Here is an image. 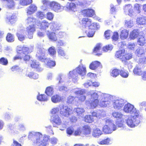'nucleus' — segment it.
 <instances>
[{
  "instance_id": "1",
  "label": "nucleus",
  "mask_w": 146,
  "mask_h": 146,
  "mask_svg": "<svg viewBox=\"0 0 146 146\" xmlns=\"http://www.w3.org/2000/svg\"><path fill=\"white\" fill-rule=\"evenodd\" d=\"M86 68L82 64L80 65L75 69L69 72L68 76L69 79H72L74 82L75 83L78 81V76L79 74L82 77L86 74Z\"/></svg>"
},
{
  "instance_id": "2",
  "label": "nucleus",
  "mask_w": 146,
  "mask_h": 146,
  "mask_svg": "<svg viewBox=\"0 0 146 146\" xmlns=\"http://www.w3.org/2000/svg\"><path fill=\"white\" fill-rule=\"evenodd\" d=\"M59 111L62 116L68 117L72 113V110L71 108H69L67 106L61 104L58 107L53 108L51 111V113L54 115H56V113Z\"/></svg>"
},
{
  "instance_id": "3",
  "label": "nucleus",
  "mask_w": 146,
  "mask_h": 146,
  "mask_svg": "<svg viewBox=\"0 0 146 146\" xmlns=\"http://www.w3.org/2000/svg\"><path fill=\"white\" fill-rule=\"evenodd\" d=\"M140 114L133 115L129 116L127 118L125 119L126 123L129 127L134 128L138 126L140 123Z\"/></svg>"
},
{
  "instance_id": "4",
  "label": "nucleus",
  "mask_w": 146,
  "mask_h": 146,
  "mask_svg": "<svg viewBox=\"0 0 146 146\" xmlns=\"http://www.w3.org/2000/svg\"><path fill=\"white\" fill-rule=\"evenodd\" d=\"M80 27L82 29H84L88 27L89 29H94L96 27L99 28L100 26L96 23H92L91 20L87 18L82 19L79 21Z\"/></svg>"
},
{
  "instance_id": "5",
  "label": "nucleus",
  "mask_w": 146,
  "mask_h": 146,
  "mask_svg": "<svg viewBox=\"0 0 146 146\" xmlns=\"http://www.w3.org/2000/svg\"><path fill=\"white\" fill-rule=\"evenodd\" d=\"M99 99V106L101 107L109 106L111 104V101L113 98L112 96L108 94L102 93Z\"/></svg>"
},
{
  "instance_id": "6",
  "label": "nucleus",
  "mask_w": 146,
  "mask_h": 146,
  "mask_svg": "<svg viewBox=\"0 0 146 146\" xmlns=\"http://www.w3.org/2000/svg\"><path fill=\"white\" fill-rule=\"evenodd\" d=\"M116 126L111 120L108 119L106 120V125L103 128V132L106 134L111 133L113 131L116 129Z\"/></svg>"
},
{
  "instance_id": "7",
  "label": "nucleus",
  "mask_w": 146,
  "mask_h": 146,
  "mask_svg": "<svg viewBox=\"0 0 146 146\" xmlns=\"http://www.w3.org/2000/svg\"><path fill=\"white\" fill-rule=\"evenodd\" d=\"M35 139L34 143L35 145L36 146H40L42 145H45L48 144L49 140V137L47 136H43L40 133V135L36 136Z\"/></svg>"
},
{
  "instance_id": "8",
  "label": "nucleus",
  "mask_w": 146,
  "mask_h": 146,
  "mask_svg": "<svg viewBox=\"0 0 146 146\" xmlns=\"http://www.w3.org/2000/svg\"><path fill=\"white\" fill-rule=\"evenodd\" d=\"M124 106L123 111L127 113L134 114V115L140 114L139 111L137 110L133 105L130 103L125 104Z\"/></svg>"
},
{
  "instance_id": "9",
  "label": "nucleus",
  "mask_w": 146,
  "mask_h": 146,
  "mask_svg": "<svg viewBox=\"0 0 146 146\" xmlns=\"http://www.w3.org/2000/svg\"><path fill=\"white\" fill-rule=\"evenodd\" d=\"M113 106L116 110H120L122 109L126 102L121 98H118L114 100L113 101Z\"/></svg>"
},
{
  "instance_id": "10",
  "label": "nucleus",
  "mask_w": 146,
  "mask_h": 146,
  "mask_svg": "<svg viewBox=\"0 0 146 146\" xmlns=\"http://www.w3.org/2000/svg\"><path fill=\"white\" fill-rule=\"evenodd\" d=\"M36 24L41 30L46 31L49 27L50 23H49L47 21L44 20L41 21H37Z\"/></svg>"
},
{
  "instance_id": "11",
  "label": "nucleus",
  "mask_w": 146,
  "mask_h": 146,
  "mask_svg": "<svg viewBox=\"0 0 146 146\" xmlns=\"http://www.w3.org/2000/svg\"><path fill=\"white\" fill-rule=\"evenodd\" d=\"M65 7L61 6L58 2L53 1L52 4H51L50 9L56 12H60L62 11Z\"/></svg>"
},
{
  "instance_id": "12",
  "label": "nucleus",
  "mask_w": 146,
  "mask_h": 146,
  "mask_svg": "<svg viewBox=\"0 0 146 146\" xmlns=\"http://www.w3.org/2000/svg\"><path fill=\"white\" fill-rule=\"evenodd\" d=\"M132 4H129L125 5L123 7L124 12L125 14L132 16L135 15V13L133 10Z\"/></svg>"
},
{
  "instance_id": "13",
  "label": "nucleus",
  "mask_w": 146,
  "mask_h": 146,
  "mask_svg": "<svg viewBox=\"0 0 146 146\" xmlns=\"http://www.w3.org/2000/svg\"><path fill=\"white\" fill-rule=\"evenodd\" d=\"M86 104L89 108L93 109L99 105V100L98 99L90 100L86 101Z\"/></svg>"
},
{
  "instance_id": "14",
  "label": "nucleus",
  "mask_w": 146,
  "mask_h": 146,
  "mask_svg": "<svg viewBox=\"0 0 146 146\" xmlns=\"http://www.w3.org/2000/svg\"><path fill=\"white\" fill-rule=\"evenodd\" d=\"M45 52V50L43 48H39L38 47L37 48L36 56L42 61L46 58L44 56Z\"/></svg>"
},
{
  "instance_id": "15",
  "label": "nucleus",
  "mask_w": 146,
  "mask_h": 146,
  "mask_svg": "<svg viewBox=\"0 0 146 146\" xmlns=\"http://www.w3.org/2000/svg\"><path fill=\"white\" fill-rule=\"evenodd\" d=\"M37 6L35 4H31L27 8L26 11L27 15H31L37 11Z\"/></svg>"
},
{
  "instance_id": "16",
  "label": "nucleus",
  "mask_w": 146,
  "mask_h": 146,
  "mask_svg": "<svg viewBox=\"0 0 146 146\" xmlns=\"http://www.w3.org/2000/svg\"><path fill=\"white\" fill-rule=\"evenodd\" d=\"M35 31V29L34 25H29L27 28V31L28 33V36L29 39L33 38V33Z\"/></svg>"
},
{
  "instance_id": "17",
  "label": "nucleus",
  "mask_w": 146,
  "mask_h": 146,
  "mask_svg": "<svg viewBox=\"0 0 146 146\" xmlns=\"http://www.w3.org/2000/svg\"><path fill=\"white\" fill-rule=\"evenodd\" d=\"M51 119L53 122V125L54 127H56L57 125H60L61 123V119L58 115H55L52 116Z\"/></svg>"
},
{
  "instance_id": "18",
  "label": "nucleus",
  "mask_w": 146,
  "mask_h": 146,
  "mask_svg": "<svg viewBox=\"0 0 146 146\" xmlns=\"http://www.w3.org/2000/svg\"><path fill=\"white\" fill-rule=\"evenodd\" d=\"M46 34L49 39L52 41H56L57 39V37L56 33L54 32H50L47 31L46 32Z\"/></svg>"
},
{
  "instance_id": "19",
  "label": "nucleus",
  "mask_w": 146,
  "mask_h": 146,
  "mask_svg": "<svg viewBox=\"0 0 146 146\" xmlns=\"http://www.w3.org/2000/svg\"><path fill=\"white\" fill-rule=\"evenodd\" d=\"M66 10L67 11L75 12L76 11V4L72 3H68L66 6Z\"/></svg>"
},
{
  "instance_id": "20",
  "label": "nucleus",
  "mask_w": 146,
  "mask_h": 146,
  "mask_svg": "<svg viewBox=\"0 0 146 146\" xmlns=\"http://www.w3.org/2000/svg\"><path fill=\"white\" fill-rule=\"evenodd\" d=\"M82 12L84 15L89 17H93L95 14L94 10L91 9H84L83 10Z\"/></svg>"
},
{
  "instance_id": "21",
  "label": "nucleus",
  "mask_w": 146,
  "mask_h": 146,
  "mask_svg": "<svg viewBox=\"0 0 146 146\" xmlns=\"http://www.w3.org/2000/svg\"><path fill=\"white\" fill-rule=\"evenodd\" d=\"M71 91L75 95L78 96L84 95L85 93V90L81 88H74L72 89Z\"/></svg>"
},
{
  "instance_id": "22",
  "label": "nucleus",
  "mask_w": 146,
  "mask_h": 146,
  "mask_svg": "<svg viewBox=\"0 0 146 146\" xmlns=\"http://www.w3.org/2000/svg\"><path fill=\"white\" fill-rule=\"evenodd\" d=\"M41 1L43 4V6L41 8L44 11L46 10L48 6L50 8L51 4L53 2V1H50L49 0H41Z\"/></svg>"
},
{
  "instance_id": "23",
  "label": "nucleus",
  "mask_w": 146,
  "mask_h": 146,
  "mask_svg": "<svg viewBox=\"0 0 146 146\" xmlns=\"http://www.w3.org/2000/svg\"><path fill=\"white\" fill-rule=\"evenodd\" d=\"M136 22L138 25H146V17H138L136 19Z\"/></svg>"
},
{
  "instance_id": "24",
  "label": "nucleus",
  "mask_w": 146,
  "mask_h": 146,
  "mask_svg": "<svg viewBox=\"0 0 146 146\" xmlns=\"http://www.w3.org/2000/svg\"><path fill=\"white\" fill-rule=\"evenodd\" d=\"M125 51L124 49L117 51L115 55V57L120 59H123L125 55Z\"/></svg>"
},
{
  "instance_id": "25",
  "label": "nucleus",
  "mask_w": 146,
  "mask_h": 146,
  "mask_svg": "<svg viewBox=\"0 0 146 146\" xmlns=\"http://www.w3.org/2000/svg\"><path fill=\"white\" fill-rule=\"evenodd\" d=\"M31 65L32 68L36 69L38 71H41L43 69L40 67L39 62L36 60L32 61Z\"/></svg>"
},
{
  "instance_id": "26",
  "label": "nucleus",
  "mask_w": 146,
  "mask_h": 146,
  "mask_svg": "<svg viewBox=\"0 0 146 146\" xmlns=\"http://www.w3.org/2000/svg\"><path fill=\"white\" fill-rule=\"evenodd\" d=\"M17 129L16 132L15 133H18L19 132H23L26 130V127L23 123H20L17 125L16 127Z\"/></svg>"
},
{
  "instance_id": "27",
  "label": "nucleus",
  "mask_w": 146,
  "mask_h": 146,
  "mask_svg": "<svg viewBox=\"0 0 146 146\" xmlns=\"http://www.w3.org/2000/svg\"><path fill=\"white\" fill-rule=\"evenodd\" d=\"M27 54H23V55H21L16 56L15 57H14V60L18 59H23L25 61H28L29 60L30 57L29 56L27 55Z\"/></svg>"
},
{
  "instance_id": "28",
  "label": "nucleus",
  "mask_w": 146,
  "mask_h": 146,
  "mask_svg": "<svg viewBox=\"0 0 146 146\" xmlns=\"http://www.w3.org/2000/svg\"><path fill=\"white\" fill-rule=\"evenodd\" d=\"M25 31L23 30H21L18 31L17 33V36L18 39L21 41L23 40L25 38Z\"/></svg>"
},
{
  "instance_id": "29",
  "label": "nucleus",
  "mask_w": 146,
  "mask_h": 146,
  "mask_svg": "<svg viewBox=\"0 0 146 146\" xmlns=\"http://www.w3.org/2000/svg\"><path fill=\"white\" fill-rule=\"evenodd\" d=\"M74 111L76 112L77 115L82 117L84 116L83 113L85 112L84 109L82 108H77L74 109Z\"/></svg>"
},
{
  "instance_id": "30",
  "label": "nucleus",
  "mask_w": 146,
  "mask_h": 146,
  "mask_svg": "<svg viewBox=\"0 0 146 146\" xmlns=\"http://www.w3.org/2000/svg\"><path fill=\"white\" fill-rule=\"evenodd\" d=\"M50 28L51 30L55 32L58 30L60 29L57 23L54 22H53L50 23Z\"/></svg>"
},
{
  "instance_id": "31",
  "label": "nucleus",
  "mask_w": 146,
  "mask_h": 146,
  "mask_svg": "<svg viewBox=\"0 0 146 146\" xmlns=\"http://www.w3.org/2000/svg\"><path fill=\"white\" fill-rule=\"evenodd\" d=\"M113 116L117 120H123V115L120 112L114 111L112 113Z\"/></svg>"
},
{
  "instance_id": "32",
  "label": "nucleus",
  "mask_w": 146,
  "mask_h": 146,
  "mask_svg": "<svg viewBox=\"0 0 146 146\" xmlns=\"http://www.w3.org/2000/svg\"><path fill=\"white\" fill-rule=\"evenodd\" d=\"M102 134V132L99 128H96L93 129L92 134L95 137H98Z\"/></svg>"
},
{
  "instance_id": "33",
  "label": "nucleus",
  "mask_w": 146,
  "mask_h": 146,
  "mask_svg": "<svg viewBox=\"0 0 146 146\" xmlns=\"http://www.w3.org/2000/svg\"><path fill=\"white\" fill-rule=\"evenodd\" d=\"M75 98L72 96H69L67 99V102L69 104H73L76 105H77L79 104L78 101L74 100Z\"/></svg>"
},
{
  "instance_id": "34",
  "label": "nucleus",
  "mask_w": 146,
  "mask_h": 146,
  "mask_svg": "<svg viewBox=\"0 0 146 146\" xmlns=\"http://www.w3.org/2000/svg\"><path fill=\"white\" fill-rule=\"evenodd\" d=\"M42 61H44L49 67L51 68L55 65V63L54 61L50 60L49 59L46 58Z\"/></svg>"
},
{
  "instance_id": "35",
  "label": "nucleus",
  "mask_w": 146,
  "mask_h": 146,
  "mask_svg": "<svg viewBox=\"0 0 146 146\" xmlns=\"http://www.w3.org/2000/svg\"><path fill=\"white\" fill-rule=\"evenodd\" d=\"M17 20V17L15 15H12L11 16L7 17L6 19V21L11 24L15 23Z\"/></svg>"
},
{
  "instance_id": "36",
  "label": "nucleus",
  "mask_w": 146,
  "mask_h": 146,
  "mask_svg": "<svg viewBox=\"0 0 146 146\" xmlns=\"http://www.w3.org/2000/svg\"><path fill=\"white\" fill-rule=\"evenodd\" d=\"M26 22L28 24H31L34 25L37 22L36 19L34 18L33 16L29 17L26 20Z\"/></svg>"
},
{
  "instance_id": "37",
  "label": "nucleus",
  "mask_w": 146,
  "mask_h": 146,
  "mask_svg": "<svg viewBox=\"0 0 146 146\" xmlns=\"http://www.w3.org/2000/svg\"><path fill=\"white\" fill-rule=\"evenodd\" d=\"M139 34V32L138 29L134 30L130 34V38L134 39L138 37Z\"/></svg>"
},
{
  "instance_id": "38",
  "label": "nucleus",
  "mask_w": 146,
  "mask_h": 146,
  "mask_svg": "<svg viewBox=\"0 0 146 146\" xmlns=\"http://www.w3.org/2000/svg\"><path fill=\"white\" fill-rule=\"evenodd\" d=\"M128 34L129 31L125 29L122 30L121 31L120 38L122 39H125L128 37Z\"/></svg>"
},
{
  "instance_id": "39",
  "label": "nucleus",
  "mask_w": 146,
  "mask_h": 146,
  "mask_svg": "<svg viewBox=\"0 0 146 146\" xmlns=\"http://www.w3.org/2000/svg\"><path fill=\"white\" fill-rule=\"evenodd\" d=\"M100 63L98 61H95L91 63L89 66L90 69L94 70L100 66Z\"/></svg>"
},
{
  "instance_id": "40",
  "label": "nucleus",
  "mask_w": 146,
  "mask_h": 146,
  "mask_svg": "<svg viewBox=\"0 0 146 146\" xmlns=\"http://www.w3.org/2000/svg\"><path fill=\"white\" fill-rule=\"evenodd\" d=\"M91 129L90 126L88 125H85L82 128L84 134L86 135H88L90 134Z\"/></svg>"
},
{
  "instance_id": "41",
  "label": "nucleus",
  "mask_w": 146,
  "mask_h": 146,
  "mask_svg": "<svg viewBox=\"0 0 146 146\" xmlns=\"http://www.w3.org/2000/svg\"><path fill=\"white\" fill-rule=\"evenodd\" d=\"M61 99V97L60 96L56 94L52 96L51 98L52 101L54 103H57L60 102Z\"/></svg>"
},
{
  "instance_id": "42",
  "label": "nucleus",
  "mask_w": 146,
  "mask_h": 146,
  "mask_svg": "<svg viewBox=\"0 0 146 146\" xmlns=\"http://www.w3.org/2000/svg\"><path fill=\"white\" fill-rule=\"evenodd\" d=\"M33 49V46L31 47V48H30L26 47H23L22 49V52H19L20 53V54L19 55H21L25 54H28L29 52H30L32 51V50Z\"/></svg>"
},
{
  "instance_id": "43",
  "label": "nucleus",
  "mask_w": 146,
  "mask_h": 146,
  "mask_svg": "<svg viewBox=\"0 0 146 146\" xmlns=\"http://www.w3.org/2000/svg\"><path fill=\"white\" fill-rule=\"evenodd\" d=\"M33 3V0H20L19 4L23 6H27Z\"/></svg>"
},
{
  "instance_id": "44",
  "label": "nucleus",
  "mask_w": 146,
  "mask_h": 146,
  "mask_svg": "<svg viewBox=\"0 0 146 146\" xmlns=\"http://www.w3.org/2000/svg\"><path fill=\"white\" fill-rule=\"evenodd\" d=\"M141 68L139 65H137L133 70L134 74L139 75H141L142 74Z\"/></svg>"
},
{
  "instance_id": "45",
  "label": "nucleus",
  "mask_w": 146,
  "mask_h": 146,
  "mask_svg": "<svg viewBox=\"0 0 146 146\" xmlns=\"http://www.w3.org/2000/svg\"><path fill=\"white\" fill-rule=\"evenodd\" d=\"M40 135V133L39 132L32 131L29 133L28 135V138L29 139H35L36 136Z\"/></svg>"
},
{
  "instance_id": "46",
  "label": "nucleus",
  "mask_w": 146,
  "mask_h": 146,
  "mask_svg": "<svg viewBox=\"0 0 146 146\" xmlns=\"http://www.w3.org/2000/svg\"><path fill=\"white\" fill-rule=\"evenodd\" d=\"M137 42L138 45L143 46L146 43L145 39L144 36H143L140 37L138 39Z\"/></svg>"
},
{
  "instance_id": "47",
  "label": "nucleus",
  "mask_w": 146,
  "mask_h": 146,
  "mask_svg": "<svg viewBox=\"0 0 146 146\" xmlns=\"http://www.w3.org/2000/svg\"><path fill=\"white\" fill-rule=\"evenodd\" d=\"M144 54V49L142 48H138L135 51V54L137 56H141Z\"/></svg>"
},
{
  "instance_id": "48",
  "label": "nucleus",
  "mask_w": 146,
  "mask_h": 146,
  "mask_svg": "<svg viewBox=\"0 0 146 146\" xmlns=\"http://www.w3.org/2000/svg\"><path fill=\"white\" fill-rule=\"evenodd\" d=\"M53 89L52 87L49 86L47 87L45 93L48 96H51L53 93Z\"/></svg>"
},
{
  "instance_id": "49",
  "label": "nucleus",
  "mask_w": 146,
  "mask_h": 146,
  "mask_svg": "<svg viewBox=\"0 0 146 146\" xmlns=\"http://www.w3.org/2000/svg\"><path fill=\"white\" fill-rule=\"evenodd\" d=\"M125 25L126 27L131 28L134 25L133 22L132 20L128 19L125 21Z\"/></svg>"
},
{
  "instance_id": "50",
  "label": "nucleus",
  "mask_w": 146,
  "mask_h": 146,
  "mask_svg": "<svg viewBox=\"0 0 146 146\" xmlns=\"http://www.w3.org/2000/svg\"><path fill=\"white\" fill-rule=\"evenodd\" d=\"M65 78L64 75H59L57 78V80L58 81V84H63L65 81Z\"/></svg>"
},
{
  "instance_id": "51",
  "label": "nucleus",
  "mask_w": 146,
  "mask_h": 146,
  "mask_svg": "<svg viewBox=\"0 0 146 146\" xmlns=\"http://www.w3.org/2000/svg\"><path fill=\"white\" fill-rule=\"evenodd\" d=\"M49 54L52 56H54L56 53V50L54 46L50 47L48 50Z\"/></svg>"
},
{
  "instance_id": "52",
  "label": "nucleus",
  "mask_w": 146,
  "mask_h": 146,
  "mask_svg": "<svg viewBox=\"0 0 146 146\" xmlns=\"http://www.w3.org/2000/svg\"><path fill=\"white\" fill-rule=\"evenodd\" d=\"M84 120L86 122L92 123L94 121V118L92 116L86 115L84 118Z\"/></svg>"
},
{
  "instance_id": "53",
  "label": "nucleus",
  "mask_w": 146,
  "mask_h": 146,
  "mask_svg": "<svg viewBox=\"0 0 146 146\" xmlns=\"http://www.w3.org/2000/svg\"><path fill=\"white\" fill-rule=\"evenodd\" d=\"M37 99L40 101H46L48 100L47 96L44 94H42L38 96Z\"/></svg>"
},
{
  "instance_id": "54",
  "label": "nucleus",
  "mask_w": 146,
  "mask_h": 146,
  "mask_svg": "<svg viewBox=\"0 0 146 146\" xmlns=\"http://www.w3.org/2000/svg\"><path fill=\"white\" fill-rule=\"evenodd\" d=\"M119 70L117 69H114L112 70L111 73V76L115 77L117 76L119 74Z\"/></svg>"
},
{
  "instance_id": "55",
  "label": "nucleus",
  "mask_w": 146,
  "mask_h": 146,
  "mask_svg": "<svg viewBox=\"0 0 146 146\" xmlns=\"http://www.w3.org/2000/svg\"><path fill=\"white\" fill-rule=\"evenodd\" d=\"M36 16L38 18L42 19L45 17V14L44 13L40 11H38L36 13Z\"/></svg>"
},
{
  "instance_id": "56",
  "label": "nucleus",
  "mask_w": 146,
  "mask_h": 146,
  "mask_svg": "<svg viewBox=\"0 0 146 146\" xmlns=\"http://www.w3.org/2000/svg\"><path fill=\"white\" fill-rule=\"evenodd\" d=\"M57 52L59 56H64L66 55L64 51L61 47H60L57 49Z\"/></svg>"
},
{
  "instance_id": "57",
  "label": "nucleus",
  "mask_w": 146,
  "mask_h": 146,
  "mask_svg": "<svg viewBox=\"0 0 146 146\" xmlns=\"http://www.w3.org/2000/svg\"><path fill=\"white\" fill-rule=\"evenodd\" d=\"M116 123L118 127L123 128L125 127L124 122L123 121V119L117 121Z\"/></svg>"
},
{
  "instance_id": "58",
  "label": "nucleus",
  "mask_w": 146,
  "mask_h": 146,
  "mask_svg": "<svg viewBox=\"0 0 146 146\" xmlns=\"http://www.w3.org/2000/svg\"><path fill=\"white\" fill-rule=\"evenodd\" d=\"M111 142V140L110 138H108L105 139L103 140L100 141L98 143L101 145H108Z\"/></svg>"
},
{
  "instance_id": "59",
  "label": "nucleus",
  "mask_w": 146,
  "mask_h": 146,
  "mask_svg": "<svg viewBox=\"0 0 146 146\" xmlns=\"http://www.w3.org/2000/svg\"><path fill=\"white\" fill-rule=\"evenodd\" d=\"M7 41L9 42H11L14 41L13 36L10 33H9L7 34L6 37Z\"/></svg>"
},
{
  "instance_id": "60",
  "label": "nucleus",
  "mask_w": 146,
  "mask_h": 146,
  "mask_svg": "<svg viewBox=\"0 0 146 146\" xmlns=\"http://www.w3.org/2000/svg\"><path fill=\"white\" fill-rule=\"evenodd\" d=\"M97 29L96 27L94 29H90V30L87 33L86 32V33L87 35V36L88 37H92L93 36L95 31H94V29Z\"/></svg>"
},
{
  "instance_id": "61",
  "label": "nucleus",
  "mask_w": 146,
  "mask_h": 146,
  "mask_svg": "<svg viewBox=\"0 0 146 146\" xmlns=\"http://www.w3.org/2000/svg\"><path fill=\"white\" fill-rule=\"evenodd\" d=\"M120 72V75L122 77L126 78L128 76L129 73L127 71L123 70H121Z\"/></svg>"
},
{
  "instance_id": "62",
  "label": "nucleus",
  "mask_w": 146,
  "mask_h": 146,
  "mask_svg": "<svg viewBox=\"0 0 146 146\" xmlns=\"http://www.w3.org/2000/svg\"><path fill=\"white\" fill-rule=\"evenodd\" d=\"M8 63L7 59L4 57H2L0 59V64L3 65H7Z\"/></svg>"
},
{
  "instance_id": "63",
  "label": "nucleus",
  "mask_w": 146,
  "mask_h": 146,
  "mask_svg": "<svg viewBox=\"0 0 146 146\" xmlns=\"http://www.w3.org/2000/svg\"><path fill=\"white\" fill-rule=\"evenodd\" d=\"M54 15L51 12H48L47 13L46 18L48 20L51 21L54 18Z\"/></svg>"
},
{
  "instance_id": "64",
  "label": "nucleus",
  "mask_w": 146,
  "mask_h": 146,
  "mask_svg": "<svg viewBox=\"0 0 146 146\" xmlns=\"http://www.w3.org/2000/svg\"><path fill=\"white\" fill-rule=\"evenodd\" d=\"M134 9L137 13H139L141 12V6L139 4L137 3L135 4Z\"/></svg>"
}]
</instances>
